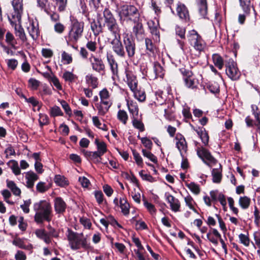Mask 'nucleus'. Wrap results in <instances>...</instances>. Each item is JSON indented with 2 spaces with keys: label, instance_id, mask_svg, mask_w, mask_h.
Returning a JSON list of instances; mask_svg holds the SVG:
<instances>
[{
  "label": "nucleus",
  "instance_id": "nucleus-21",
  "mask_svg": "<svg viewBox=\"0 0 260 260\" xmlns=\"http://www.w3.org/2000/svg\"><path fill=\"white\" fill-rule=\"evenodd\" d=\"M165 196L168 202L170 204L171 210L175 212L179 211L180 208L179 201L169 193H166Z\"/></svg>",
  "mask_w": 260,
  "mask_h": 260
},
{
  "label": "nucleus",
  "instance_id": "nucleus-11",
  "mask_svg": "<svg viewBox=\"0 0 260 260\" xmlns=\"http://www.w3.org/2000/svg\"><path fill=\"white\" fill-rule=\"evenodd\" d=\"M88 61L93 71L99 73L105 71V66L102 59L95 56L93 54H91L88 58Z\"/></svg>",
  "mask_w": 260,
  "mask_h": 260
},
{
  "label": "nucleus",
  "instance_id": "nucleus-53",
  "mask_svg": "<svg viewBox=\"0 0 260 260\" xmlns=\"http://www.w3.org/2000/svg\"><path fill=\"white\" fill-rule=\"evenodd\" d=\"M40 84V81L34 78H30L28 80V86L32 90H37Z\"/></svg>",
  "mask_w": 260,
  "mask_h": 260
},
{
  "label": "nucleus",
  "instance_id": "nucleus-24",
  "mask_svg": "<svg viewBox=\"0 0 260 260\" xmlns=\"http://www.w3.org/2000/svg\"><path fill=\"white\" fill-rule=\"evenodd\" d=\"M127 106L129 113L132 115V117L138 116L139 108L136 102L127 101Z\"/></svg>",
  "mask_w": 260,
  "mask_h": 260
},
{
  "label": "nucleus",
  "instance_id": "nucleus-45",
  "mask_svg": "<svg viewBox=\"0 0 260 260\" xmlns=\"http://www.w3.org/2000/svg\"><path fill=\"white\" fill-rule=\"evenodd\" d=\"M184 200L186 206H187L190 209L192 210L196 213L197 212V210L194 207V205L196 204V203L190 196L188 195L185 197Z\"/></svg>",
  "mask_w": 260,
  "mask_h": 260
},
{
  "label": "nucleus",
  "instance_id": "nucleus-38",
  "mask_svg": "<svg viewBox=\"0 0 260 260\" xmlns=\"http://www.w3.org/2000/svg\"><path fill=\"white\" fill-rule=\"evenodd\" d=\"M62 78L65 81L71 83L74 82L77 77L71 72L65 71L63 74Z\"/></svg>",
  "mask_w": 260,
  "mask_h": 260
},
{
  "label": "nucleus",
  "instance_id": "nucleus-30",
  "mask_svg": "<svg viewBox=\"0 0 260 260\" xmlns=\"http://www.w3.org/2000/svg\"><path fill=\"white\" fill-rule=\"evenodd\" d=\"M198 1L199 13L203 17H205L207 13V6L206 0Z\"/></svg>",
  "mask_w": 260,
  "mask_h": 260
},
{
  "label": "nucleus",
  "instance_id": "nucleus-18",
  "mask_svg": "<svg viewBox=\"0 0 260 260\" xmlns=\"http://www.w3.org/2000/svg\"><path fill=\"white\" fill-rule=\"evenodd\" d=\"M29 36L34 40H36L40 35L39 23L37 21H32L27 28Z\"/></svg>",
  "mask_w": 260,
  "mask_h": 260
},
{
  "label": "nucleus",
  "instance_id": "nucleus-6",
  "mask_svg": "<svg viewBox=\"0 0 260 260\" xmlns=\"http://www.w3.org/2000/svg\"><path fill=\"white\" fill-rule=\"evenodd\" d=\"M187 37L188 41L194 49L201 52L205 47V43L201 36L194 29L188 31Z\"/></svg>",
  "mask_w": 260,
  "mask_h": 260
},
{
  "label": "nucleus",
  "instance_id": "nucleus-29",
  "mask_svg": "<svg viewBox=\"0 0 260 260\" xmlns=\"http://www.w3.org/2000/svg\"><path fill=\"white\" fill-rule=\"evenodd\" d=\"M192 73L189 70H186V77L184 78L185 84L188 88H194L196 87L194 81L190 77Z\"/></svg>",
  "mask_w": 260,
  "mask_h": 260
},
{
  "label": "nucleus",
  "instance_id": "nucleus-46",
  "mask_svg": "<svg viewBox=\"0 0 260 260\" xmlns=\"http://www.w3.org/2000/svg\"><path fill=\"white\" fill-rule=\"evenodd\" d=\"M117 118L124 124H126L128 119V115L125 111L120 110L117 113Z\"/></svg>",
  "mask_w": 260,
  "mask_h": 260
},
{
  "label": "nucleus",
  "instance_id": "nucleus-4",
  "mask_svg": "<svg viewBox=\"0 0 260 260\" xmlns=\"http://www.w3.org/2000/svg\"><path fill=\"white\" fill-rule=\"evenodd\" d=\"M68 239L72 249L78 250L81 248L85 249L89 248L87 238L82 233L74 232L68 230Z\"/></svg>",
  "mask_w": 260,
  "mask_h": 260
},
{
  "label": "nucleus",
  "instance_id": "nucleus-17",
  "mask_svg": "<svg viewBox=\"0 0 260 260\" xmlns=\"http://www.w3.org/2000/svg\"><path fill=\"white\" fill-rule=\"evenodd\" d=\"M176 145L180 154L182 156L183 152H186L187 150V145L184 137L180 134H177L175 137Z\"/></svg>",
  "mask_w": 260,
  "mask_h": 260
},
{
  "label": "nucleus",
  "instance_id": "nucleus-52",
  "mask_svg": "<svg viewBox=\"0 0 260 260\" xmlns=\"http://www.w3.org/2000/svg\"><path fill=\"white\" fill-rule=\"evenodd\" d=\"M187 187L194 194H198L200 192V189L198 185L194 182H191L186 184Z\"/></svg>",
  "mask_w": 260,
  "mask_h": 260
},
{
  "label": "nucleus",
  "instance_id": "nucleus-51",
  "mask_svg": "<svg viewBox=\"0 0 260 260\" xmlns=\"http://www.w3.org/2000/svg\"><path fill=\"white\" fill-rule=\"evenodd\" d=\"M185 29L183 27L180 26L178 25L175 26V32L176 35L180 37L181 39H185Z\"/></svg>",
  "mask_w": 260,
  "mask_h": 260
},
{
  "label": "nucleus",
  "instance_id": "nucleus-55",
  "mask_svg": "<svg viewBox=\"0 0 260 260\" xmlns=\"http://www.w3.org/2000/svg\"><path fill=\"white\" fill-rule=\"evenodd\" d=\"M138 138L141 141L142 143L144 146L149 149H151L152 146V143L151 141L146 137L141 138L139 136H138Z\"/></svg>",
  "mask_w": 260,
  "mask_h": 260
},
{
  "label": "nucleus",
  "instance_id": "nucleus-42",
  "mask_svg": "<svg viewBox=\"0 0 260 260\" xmlns=\"http://www.w3.org/2000/svg\"><path fill=\"white\" fill-rule=\"evenodd\" d=\"M134 92L135 98L140 102H144L146 99V94L143 90L136 89L132 90Z\"/></svg>",
  "mask_w": 260,
  "mask_h": 260
},
{
  "label": "nucleus",
  "instance_id": "nucleus-33",
  "mask_svg": "<svg viewBox=\"0 0 260 260\" xmlns=\"http://www.w3.org/2000/svg\"><path fill=\"white\" fill-rule=\"evenodd\" d=\"M145 43L147 53L153 54L156 50V47L153 44L152 40L149 38H145Z\"/></svg>",
  "mask_w": 260,
  "mask_h": 260
},
{
  "label": "nucleus",
  "instance_id": "nucleus-60",
  "mask_svg": "<svg viewBox=\"0 0 260 260\" xmlns=\"http://www.w3.org/2000/svg\"><path fill=\"white\" fill-rule=\"evenodd\" d=\"M13 244L20 248L26 249L27 246L24 244L23 241L19 238H16L13 241Z\"/></svg>",
  "mask_w": 260,
  "mask_h": 260
},
{
  "label": "nucleus",
  "instance_id": "nucleus-27",
  "mask_svg": "<svg viewBox=\"0 0 260 260\" xmlns=\"http://www.w3.org/2000/svg\"><path fill=\"white\" fill-rule=\"evenodd\" d=\"M7 186L11 189L13 193L16 196H19L21 194L20 189L16 185L15 183L11 180L7 179L6 180Z\"/></svg>",
  "mask_w": 260,
  "mask_h": 260
},
{
  "label": "nucleus",
  "instance_id": "nucleus-22",
  "mask_svg": "<svg viewBox=\"0 0 260 260\" xmlns=\"http://www.w3.org/2000/svg\"><path fill=\"white\" fill-rule=\"evenodd\" d=\"M26 179V186L29 188H31L34 186V183L39 179L38 176L32 171H29L25 173Z\"/></svg>",
  "mask_w": 260,
  "mask_h": 260
},
{
  "label": "nucleus",
  "instance_id": "nucleus-15",
  "mask_svg": "<svg viewBox=\"0 0 260 260\" xmlns=\"http://www.w3.org/2000/svg\"><path fill=\"white\" fill-rule=\"evenodd\" d=\"M96 21L97 23H96L95 21L91 23V28L95 36L98 35L100 32H102L104 27L103 26V18L101 14H97Z\"/></svg>",
  "mask_w": 260,
  "mask_h": 260
},
{
  "label": "nucleus",
  "instance_id": "nucleus-3",
  "mask_svg": "<svg viewBox=\"0 0 260 260\" xmlns=\"http://www.w3.org/2000/svg\"><path fill=\"white\" fill-rule=\"evenodd\" d=\"M117 12L121 23L135 21L140 17L138 9L133 5H124L117 8Z\"/></svg>",
  "mask_w": 260,
  "mask_h": 260
},
{
  "label": "nucleus",
  "instance_id": "nucleus-57",
  "mask_svg": "<svg viewBox=\"0 0 260 260\" xmlns=\"http://www.w3.org/2000/svg\"><path fill=\"white\" fill-rule=\"evenodd\" d=\"M133 154L137 164L138 166L142 167L143 165V160L140 154L138 152H137L136 150H133Z\"/></svg>",
  "mask_w": 260,
  "mask_h": 260
},
{
  "label": "nucleus",
  "instance_id": "nucleus-1",
  "mask_svg": "<svg viewBox=\"0 0 260 260\" xmlns=\"http://www.w3.org/2000/svg\"><path fill=\"white\" fill-rule=\"evenodd\" d=\"M33 209L36 212L34 220L38 224L44 221L50 222L53 217L52 209L50 203L46 200H41L35 203Z\"/></svg>",
  "mask_w": 260,
  "mask_h": 260
},
{
  "label": "nucleus",
  "instance_id": "nucleus-43",
  "mask_svg": "<svg viewBox=\"0 0 260 260\" xmlns=\"http://www.w3.org/2000/svg\"><path fill=\"white\" fill-rule=\"evenodd\" d=\"M108 61L110 66V69L114 75H117L118 74V64L116 61L113 58H108Z\"/></svg>",
  "mask_w": 260,
  "mask_h": 260
},
{
  "label": "nucleus",
  "instance_id": "nucleus-9",
  "mask_svg": "<svg viewBox=\"0 0 260 260\" xmlns=\"http://www.w3.org/2000/svg\"><path fill=\"white\" fill-rule=\"evenodd\" d=\"M196 149L198 156L209 167H211L212 165L217 162L216 159L207 149L203 147H197Z\"/></svg>",
  "mask_w": 260,
  "mask_h": 260
},
{
  "label": "nucleus",
  "instance_id": "nucleus-23",
  "mask_svg": "<svg viewBox=\"0 0 260 260\" xmlns=\"http://www.w3.org/2000/svg\"><path fill=\"white\" fill-rule=\"evenodd\" d=\"M16 22L12 24L13 26L15 25V34L16 36L18 37L22 42L24 43L27 40L24 30L21 25H19L17 26L16 24Z\"/></svg>",
  "mask_w": 260,
  "mask_h": 260
},
{
  "label": "nucleus",
  "instance_id": "nucleus-26",
  "mask_svg": "<svg viewBox=\"0 0 260 260\" xmlns=\"http://www.w3.org/2000/svg\"><path fill=\"white\" fill-rule=\"evenodd\" d=\"M101 103L104 104H112L110 99V94L107 89L104 88L99 93Z\"/></svg>",
  "mask_w": 260,
  "mask_h": 260
},
{
  "label": "nucleus",
  "instance_id": "nucleus-14",
  "mask_svg": "<svg viewBox=\"0 0 260 260\" xmlns=\"http://www.w3.org/2000/svg\"><path fill=\"white\" fill-rule=\"evenodd\" d=\"M123 43L127 56L132 57L134 56L136 51V44L135 41L127 36L123 39Z\"/></svg>",
  "mask_w": 260,
  "mask_h": 260
},
{
  "label": "nucleus",
  "instance_id": "nucleus-36",
  "mask_svg": "<svg viewBox=\"0 0 260 260\" xmlns=\"http://www.w3.org/2000/svg\"><path fill=\"white\" fill-rule=\"evenodd\" d=\"M212 59L214 65L217 67L219 70L222 69L223 67V60L222 58L218 54H213Z\"/></svg>",
  "mask_w": 260,
  "mask_h": 260
},
{
  "label": "nucleus",
  "instance_id": "nucleus-13",
  "mask_svg": "<svg viewBox=\"0 0 260 260\" xmlns=\"http://www.w3.org/2000/svg\"><path fill=\"white\" fill-rule=\"evenodd\" d=\"M115 206L119 207L121 210V212L125 216H127L129 213L130 206L126 198L122 197L118 199L115 198L113 201Z\"/></svg>",
  "mask_w": 260,
  "mask_h": 260
},
{
  "label": "nucleus",
  "instance_id": "nucleus-41",
  "mask_svg": "<svg viewBox=\"0 0 260 260\" xmlns=\"http://www.w3.org/2000/svg\"><path fill=\"white\" fill-rule=\"evenodd\" d=\"M54 182L57 185L61 187L65 186L68 184L65 177L60 175H57L55 176Z\"/></svg>",
  "mask_w": 260,
  "mask_h": 260
},
{
  "label": "nucleus",
  "instance_id": "nucleus-63",
  "mask_svg": "<svg viewBox=\"0 0 260 260\" xmlns=\"http://www.w3.org/2000/svg\"><path fill=\"white\" fill-rule=\"evenodd\" d=\"M54 28L57 33L62 34L65 29V26L62 23L57 22L54 25Z\"/></svg>",
  "mask_w": 260,
  "mask_h": 260
},
{
  "label": "nucleus",
  "instance_id": "nucleus-5",
  "mask_svg": "<svg viewBox=\"0 0 260 260\" xmlns=\"http://www.w3.org/2000/svg\"><path fill=\"white\" fill-rule=\"evenodd\" d=\"M103 27H106L112 34L120 32V28L111 11L108 8H105L103 12Z\"/></svg>",
  "mask_w": 260,
  "mask_h": 260
},
{
  "label": "nucleus",
  "instance_id": "nucleus-39",
  "mask_svg": "<svg viewBox=\"0 0 260 260\" xmlns=\"http://www.w3.org/2000/svg\"><path fill=\"white\" fill-rule=\"evenodd\" d=\"M251 1V0H239L240 6L244 12L246 14L249 13L252 7Z\"/></svg>",
  "mask_w": 260,
  "mask_h": 260
},
{
  "label": "nucleus",
  "instance_id": "nucleus-7",
  "mask_svg": "<svg viewBox=\"0 0 260 260\" xmlns=\"http://www.w3.org/2000/svg\"><path fill=\"white\" fill-rule=\"evenodd\" d=\"M14 12L12 14V19L9 17V20L11 24L18 22L21 23V16L23 13V1L13 0L12 2Z\"/></svg>",
  "mask_w": 260,
  "mask_h": 260
},
{
  "label": "nucleus",
  "instance_id": "nucleus-10",
  "mask_svg": "<svg viewBox=\"0 0 260 260\" xmlns=\"http://www.w3.org/2000/svg\"><path fill=\"white\" fill-rule=\"evenodd\" d=\"M112 35L114 37L111 42L113 51L117 55L121 57H124L125 53L124 47L120 41V32H116Z\"/></svg>",
  "mask_w": 260,
  "mask_h": 260
},
{
  "label": "nucleus",
  "instance_id": "nucleus-35",
  "mask_svg": "<svg viewBox=\"0 0 260 260\" xmlns=\"http://www.w3.org/2000/svg\"><path fill=\"white\" fill-rule=\"evenodd\" d=\"M132 123L134 127L140 132H143L145 130L144 125L142 121L138 119V116L132 117Z\"/></svg>",
  "mask_w": 260,
  "mask_h": 260
},
{
  "label": "nucleus",
  "instance_id": "nucleus-44",
  "mask_svg": "<svg viewBox=\"0 0 260 260\" xmlns=\"http://www.w3.org/2000/svg\"><path fill=\"white\" fill-rule=\"evenodd\" d=\"M9 164H10V168L13 173L16 176L20 175L21 171L18 162L15 160H11Z\"/></svg>",
  "mask_w": 260,
  "mask_h": 260
},
{
  "label": "nucleus",
  "instance_id": "nucleus-64",
  "mask_svg": "<svg viewBox=\"0 0 260 260\" xmlns=\"http://www.w3.org/2000/svg\"><path fill=\"white\" fill-rule=\"evenodd\" d=\"M40 124L41 126L46 125L49 123L48 117L46 114H40L39 118Z\"/></svg>",
  "mask_w": 260,
  "mask_h": 260
},
{
  "label": "nucleus",
  "instance_id": "nucleus-31",
  "mask_svg": "<svg viewBox=\"0 0 260 260\" xmlns=\"http://www.w3.org/2000/svg\"><path fill=\"white\" fill-rule=\"evenodd\" d=\"M112 104H104L100 102V104L96 105V108L98 110V114L100 115H104L109 110V108L111 106Z\"/></svg>",
  "mask_w": 260,
  "mask_h": 260
},
{
  "label": "nucleus",
  "instance_id": "nucleus-8",
  "mask_svg": "<svg viewBox=\"0 0 260 260\" xmlns=\"http://www.w3.org/2000/svg\"><path fill=\"white\" fill-rule=\"evenodd\" d=\"M226 74L232 80H238L240 77L241 73L239 71L237 63L233 59H229L225 61Z\"/></svg>",
  "mask_w": 260,
  "mask_h": 260
},
{
  "label": "nucleus",
  "instance_id": "nucleus-59",
  "mask_svg": "<svg viewBox=\"0 0 260 260\" xmlns=\"http://www.w3.org/2000/svg\"><path fill=\"white\" fill-rule=\"evenodd\" d=\"M50 114L53 117L62 115V113L59 107L54 106L51 109Z\"/></svg>",
  "mask_w": 260,
  "mask_h": 260
},
{
  "label": "nucleus",
  "instance_id": "nucleus-28",
  "mask_svg": "<svg viewBox=\"0 0 260 260\" xmlns=\"http://www.w3.org/2000/svg\"><path fill=\"white\" fill-rule=\"evenodd\" d=\"M35 234L37 237L43 240L46 243L48 244L51 242V240L48 234L44 230H37L35 232Z\"/></svg>",
  "mask_w": 260,
  "mask_h": 260
},
{
  "label": "nucleus",
  "instance_id": "nucleus-12",
  "mask_svg": "<svg viewBox=\"0 0 260 260\" xmlns=\"http://www.w3.org/2000/svg\"><path fill=\"white\" fill-rule=\"evenodd\" d=\"M134 25L133 27V31L138 41H142L145 38V31L140 17L135 21H133Z\"/></svg>",
  "mask_w": 260,
  "mask_h": 260
},
{
  "label": "nucleus",
  "instance_id": "nucleus-48",
  "mask_svg": "<svg viewBox=\"0 0 260 260\" xmlns=\"http://www.w3.org/2000/svg\"><path fill=\"white\" fill-rule=\"evenodd\" d=\"M142 153L144 156L148 158L149 159H150L151 161H152L154 163L157 162V158L156 157L152 154L150 151L143 149L142 150Z\"/></svg>",
  "mask_w": 260,
  "mask_h": 260
},
{
  "label": "nucleus",
  "instance_id": "nucleus-47",
  "mask_svg": "<svg viewBox=\"0 0 260 260\" xmlns=\"http://www.w3.org/2000/svg\"><path fill=\"white\" fill-rule=\"evenodd\" d=\"M6 42L12 47L15 48L16 44L15 38L13 34L9 31L7 32L6 35Z\"/></svg>",
  "mask_w": 260,
  "mask_h": 260
},
{
  "label": "nucleus",
  "instance_id": "nucleus-49",
  "mask_svg": "<svg viewBox=\"0 0 260 260\" xmlns=\"http://www.w3.org/2000/svg\"><path fill=\"white\" fill-rule=\"evenodd\" d=\"M61 59L64 61V63L67 64H70L73 61L71 54L66 52V51H63L62 52Z\"/></svg>",
  "mask_w": 260,
  "mask_h": 260
},
{
  "label": "nucleus",
  "instance_id": "nucleus-2",
  "mask_svg": "<svg viewBox=\"0 0 260 260\" xmlns=\"http://www.w3.org/2000/svg\"><path fill=\"white\" fill-rule=\"evenodd\" d=\"M84 27V23L79 22L77 19H74L72 21L70 28L67 36L65 37L67 44L72 48L77 49V47L75 46L83 35Z\"/></svg>",
  "mask_w": 260,
  "mask_h": 260
},
{
  "label": "nucleus",
  "instance_id": "nucleus-20",
  "mask_svg": "<svg viewBox=\"0 0 260 260\" xmlns=\"http://www.w3.org/2000/svg\"><path fill=\"white\" fill-rule=\"evenodd\" d=\"M54 210L57 214H63L66 209L67 205L60 197H56L54 200Z\"/></svg>",
  "mask_w": 260,
  "mask_h": 260
},
{
  "label": "nucleus",
  "instance_id": "nucleus-61",
  "mask_svg": "<svg viewBox=\"0 0 260 260\" xmlns=\"http://www.w3.org/2000/svg\"><path fill=\"white\" fill-rule=\"evenodd\" d=\"M239 238L241 243L244 244L246 246H248L249 245V239L248 237L243 234H240L239 235Z\"/></svg>",
  "mask_w": 260,
  "mask_h": 260
},
{
  "label": "nucleus",
  "instance_id": "nucleus-37",
  "mask_svg": "<svg viewBox=\"0 0 260 260\" xmlns=\"http://www.w3.org/2000/svg\"><path fill=\"white\" fill-rule=\"evenodd\" d=\"M94 143L97 146L98 150L104 155L107 151L106 144L103 141H99L98 138L95 139Z\"/></svg>",
  "mask_w": 260,
  "mask_h": 260
},
{
  "label": "nucleus",
  "instance_id": "nucleus-54",
  "mask_svg": "<svg viewBox=\"0 0 260 260\" xmlns=\"http://www.w3.org/2000/svg\"><path fill=\"white\" fill-rule=\"evenodd\" d=\"M56 5L58 7V10L60 12L64 11L66 6L67 0H55Z\"/></svg>",
  "mask_w": 260,
  "mask_h": 260
},
{
  "label": "nucleus",
  "instance_id": "nucleus-32",
  "mask_svg": "<svg viewBox=\"0 0 260 260\" xmlns=\"http://www.w3.org/2000/svg\"><path fill=\"white\" fill-rule=\"evenodd\" d=\"M85 80L87 83L90 85L93 88H95L98 86V78L92 74H88L85 77Z\"/></svg>",
  "mask_w": 260,
  "mask_h": 260
},
{
  "label": "nucleus",
  "instance_id": "nucleus-16",
  "mask_svg": "<svg viewBox=\"0 0 260 260\" xmlns=\"http://www.w3.org/2000/svg\"><path fill=\"white\" fill-rule=\"evenodd\" d=\"M177 15L182 20L187 21L189 20V15L186 7L183 4L179 2L176 7Z\"/></svg>",
  "mask_w": 260,
  "mask_h": 260
},
{
  "label": "nucleus",
  "instance_id": "nucleus-40",
  "mask_svg": "<svg viewBox=\"0 0 260 260\" xmlns=\"http://www.w3.org/2000/svg\"><path fill=\"white\" fill-rule=\"evenodd\" d=\"M250 199L246 196L240 197L239 200V205L243 209L248 208L250 205Z\"/></svg>",
  "mask_w": 260,
  "mask_h": 260
},
{
  "label": "nucleus",
  "instance_id": "nucleus-56",
  "mask_svg": "<svg viewBox=\"0 0 260 260\" xmlns=\"http://www.w3.org/2000/svg\"><path fill=\"white\" fill-rule=\"evenodd\" d=\"M36 189L39 192L43 193L46 191L49 188L46 185L45 182H39L36 185Z\"/></svg>",
  "mask_w": 260,
  "mask_h": 260
},
{
  "label": "nucleus",
  "instance_id": "nucleus-19",
  "mask_svg": "<svg viewBox=\"0 0 260 260\" xmlns=\"http://www.w3.org/2000/svg\"><path fill=\"white\" fill-rule=\"evenodd\" d=\"M126 82L131 90L136 89L137 87V81L136 76L132 72L126 70Z\"/></svg>",
  "mask_w": 260,
  "mask_h": 260
},
{
  "label": "nucleus",
  "instance_id": "nucleus-58",
  "mask_svg": "<svg viewBox=\"0 0 260 260\" xmlns=\"http://www.w3.org/2000/svg\"><path fill=\"white\" fill-rule=\"evenodd\" d=\"M86 47L91 52H95L97 49V43L95 41H89L87 42Z\"/></svg>",
  "mask_w": 260,
  "mask_h": 260
},
{
  "label": "nucleus",
  "instance_id": "nucleus-34",
  "mask_svg": "<svg viewBox=\"0 0 260 260\" xmlns=\"http://www.w3.org/2000/svg\"><path fill=\"white\" fill-rule=\"evenodd\" d=\"M212 175L213 177V182L214 183H218L220 182L222 174L221 170L220 169H213L212 171Z\"/></svg>",
  "mask_w": 260,
  "mask_h": 260
},
{
  "label": "nucleus",
  "instance_id": "nucleus-62",
  "mask_svg": "<svg viewBox=\"0 0 260 260\" xmlns=\"http://www.w3.org/2000/svg\"><path fill=\"white\" fill-rule=\"evenodd\" d=\"M144 171L142 170L139 172V175L142 178V179L144 180H146L149 181L150 182H153L154 181V178L151 176L150 174H143Z\"/></svg>",
  "mask_w": 260,
  "mask_h": 260
},
{
  "label": "nucleus",
  "instance_id": "nucleus-50",
  "mask_svg": "<svg viewBox=\"0 0 260 260\" xmlns=\"http://www.w3.org/2000/svg\"><path fill=\"white\" fill-rule=\"evenodd\" d=\"M2 196L5 202L10 205H13L14 202L10 201L9 199L11 197V192L7 189L3 190L1 192Z\"/></svg>",
  "mask_w": 260,
  "mask_h": 260
},
{
  "label": "nucleus",
  "instance_id": "nucleus-25",
  "mask_svg": "<svg viewBox=\"0 0 260 260\" xmlns=\"http://www.w3.org/2000/svg\"><path fill=\"white\" fill-rule=\"evenodd\" d=\"M198 135L200 137L202 143L207 146L209 142V136L204 128H198L195 129Z\"/></svg>",
  "mask_w": 260,
  "mask_h": 260
}]
</instances>
